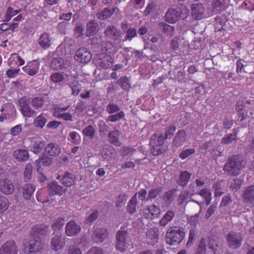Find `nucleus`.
Segmentation results:
<instances>
[{
    "instance_id": "obj_44",
    "label": "nucleus",
    "mask_w": 254,
    "mask_h": 254,
    "mask_svg": "<svg viewBox=\"0 0 254 254\" xmlns=\"http://www.w3.org/2000/svg\"><path fill=\"white\" fill-rule=\"evenodd\" d=\"M96 133L95 128L91 125H88L82 130V133L84 135L88 137L89 138H93Z\"/></svg>"
},
{
    "instance_id": "obj_63",
    "label": "nucleus",
    "mask_w": 254,
    "mask_h": 254,
    "mask_svg": "<svg viewBox=\"0 0 254 254\" xmlns=\"http://www.w3.org/2000/svg\"><path fill=\"white\" fill-rule=\"evenodd\" d=\"M195 149L194 148L186 149L183 150L180 154V157L182 159H185L191 154L195 153Z\"/></svg>"
},
{
    "instance_id": "obj_18",
    "label": "nucleus",
    "mask_w": 254,
    "mask_h": 254,
    "mask_svg": "<svg viewBox=\"0 0 254 254\" xmlns=\"http://www.w3.org/2000/svg\"><path fill=\"white\" fill-rule=\"evenodd\" d=\"M0 191L5 194H12L14 191V186L12 183L6 179L0 180Z\"/></svg>"
},
{
    "instance_id": "obj_45",
    "label": "nucleus",
    "mask_w": 254,
    "mask_h": 254,
    "mask_svg": "<svg viewBox=\"0 0 254 254\" xmlns=\"http://www.w3.org/2000/svg\"><path fill=\"white\" fill-rule=\"evenodd\" d=\"M115 47L116 44L114 42L104 41L101 49H105L109 53H112L115 52Z\"/></svg>"
},
{
    "instance_id": "obj_29",
    "label": "nucleus",
    "mask_w": 254,
    "mask_h": 254,
    "mask_svg": "<svg viewBox=\"0 0 254 254\" xmlns=\"http://www.w3.org/2000/svg\"><path fill=\"white\" fill-rule=\"evenodd\" d=\"M51 244L52 249L57 251L63 247L64 242L62 240L61 235L56 234L52 238Z\"/></svg>"
},
{
    "instance_id": "obj_15",
    "label": "nucleus",
    "mask_w": 254,
    "mask_h": 254,
    "mask_svg": "<svg viewBox=\"0 0 254 254\" xmlns=\"http://www.w3.org/2000/svg\"><path fill=\"white\" fill-rule=\"evenodd\" d=\"M17 250L13 241H8L0 249V254H17Z\"/></svg>"
},
{
    "instance_id": "obj_39",
    "label": "nucleus",
    "mask_w": 254,
    "mask_h": 254,
    "mask_svg": "<svg viewBox=\"0 0 254 254\" xmlns=\"http://www.w3.org/2000/svg\"><path fill=\"white\" fill-rule=\"evenodd\" d=\"M52 159L47 156L40 157L35 161L37 171H39L42 165L49 166L52 164Z\"/></svg>"
},
{
    "instance_id": "obj_20",
    "label": "nucleus",
    "mask_w": 254,
    "mask_h": 254,
    "mask_svg": "<svg viewBox=\"0 0 254 254\" xmlns=\"http://www.w3.org/2000/svg\"><path fill=\"white\" fill-rule=\"evenodd\" d=\"M99 30V27L98 22L94 19H91L86 25V36L90 37L95 35Z\"/></svg>"
},
{
    "instance_id": "obj_48",
    "label": "nucleus",
    "mask_w": 254,
    "mask_h": 254,
    "mask_svg": "<svg viewBox=\"0 0 254 254\" xmlns=\"http://www.w3.org/2000/svg\"><path fill=\"white\" fill-rule=\"evenodd\" d=\"M50 78L54 83H58L62 82L64 77L63 73L57 72L52 74Z\"/></svg>"
},
{
    "instance_id": "obj_30",
    "label": "nucleus",
    "mask_w": 254,
    "mask_h": 254,
    "mask_svg": "<svg viewBox=\"0 0 254 254\" xmlns=\"http://www.w3.org/2000/svg\"><path fill=\"white\" fill-rule=\"evenodd\" d=\"M13 156L19 162H24L29 158V154L27 150L20 149L13 151Z\"/></svg>"
},
{
    "instance_id": "obj_17",
    "label": "nucleus",
    "mask_w": 254,
    "mask_h": 254,
    "mask_svg": "<svg viewBox=\"0 0 254 254\" xmlns=\"http://www.w3.org/2000/svg\"><path fill=\"white\" fill-rule=\"evenodd\" d=\"M57 179L60 180L64 186L70 187L74 185L77 178L73 174L68 172H65L64 176L59 175Z\"/></svg>"
},
{
    "instance_id": "obj_13",
    "label": "nucleus",
    "mask_w": 254,
    "mask_h": 254,
    "mask_svg": "<svg viewBox=\"0 0 254 254\" xmlns=\"http://www.w3.org/2000/svg\"><path fill=\"white\" fill-rule=\"evenodd\" d=\"M191 15L193 19L200 20L204 17V8L201 3H194L191 5Z\"/></svg>"
},
{
    "instance_id": "obj_59",
    "label": "nucleus",
    "mask_w": 254,
    "mask_h": 254,
    "mask_svg": "<svg viewBox=\"0 0 254 254\" xmlns=\"http://www.w3.org/2000/svg\"><path fill=\"white\" fill-rule=\"evenodd\" d=\"M236 138L235 133H230L225 135L222 139V143L223 144H229Z\"/></svg>"
},
{
    "instance_id": "obj_1",
    "label": "nucleus",
    "mask_w": 254,
    "mask_h": 254,
    "mask_svg": "<svg viewBox=\"0 0 254 254\" xmlns=\"http://www.w3.org/2000/svg\"><path fill=\"white\" fill-rule=\"evenodd\" d=\"M49 227L46 225L36 226L32 229V235L28 242L24 244L23 251L27 254L35 253L42 248V240L48 234Z\"/></svg>"
},
{
    "instance_id": "obj_34",
    "label": "nucleus",
    "mask_w": 254,
    "mask_h": 254,
    "mask_svg": "<svg viewBox=\"0 0 254 254\" xmlns=\"http://www.w3.org/2000/svg\"><path fill=\"white\" fill-rule=\"evenodd\" d=\"M44 146L45 141L41 140L39 137H33L32 148L34 153H39Z\"/></svg>"
},
{
    "instance_id": "obj_38",
    "label": "nucleus",
    "mask_w": 254,
    "mask_h": 254,
    "mask_svg": "<svg viewBox=\"0 0 254 254\" xmlns=\"http://www.w3.org/2000/svg\"><path fill=\"white\" fill-rule=\"evenodd\" d=\"M175 217V213L172 210H168L162 219L160 220L159 224L162 227H165Z\"/></svg>"
},
{
    "instance_id": "obj_54",
    "label": "nucleus",
    "mask_w": 254,
    "mask_h": 254,
    "mask_svg": "<svg viewBox=\"0 0 254 254\" xmlns=\"http://www.w3.org/2000/svg\"><path fill=\"white\" fill-rule=\"evenodd\" d=\"M207 242L206 240L205 239L203 238L201 239L195 254H205Z\"/></svg>"
},
{
    "instance_id": "obj_41",
    "label": "nucleus",
    "mask_w": 254,
    "mask_h": 254,
    "mask_svg": "<svg viewBox=\"0 0 254 254\" xmlns=\"http://www.w3.org/2000/svg\"><path fill=\"white\" fill-rule=\"evenodd\" d=\"M46 122V116L42 114L34 119L33 124L36 127L42 128L45 126Z\"/></svg>"
},
{
    "instance_id": "obj_36",
    "label": "nucleus",
    "mask_w": 254,
    "mask_h": 254,
    "mask_svg": "<svg viewBox=\"0 0 254 254\" xmlns=\"http://www.w3.org/2000/svg\"><path fill=\"white\" fill-rule=\"evenodd\" d=\"M165 139L162 134L154 133L151 136L150 140V145L156 146L157 145H162Z\"/></svg>"
},
{
    "instance_id": "obj_49",
    "label": "nucleus",
    "mask_w": 254,
    "mask_h": 254,
    "mask_svg": "<svg viewBox=\"0 0 254 254\" xmlns=\"http://www.w3.org/2000/svg\"><path fill=\"white\" fill-rule=\"evenodd\" d=\"M118 83L124 90H127L130 87L129 80L127 76L122 77L118 81Z\"/></svg>"
},
{
    "instance_id": "obj_31",
    "label": "nucleus",
    "mask_w": 254,
    "mask_h": 254,
    "mask_svg": "<svg viewBox=\"0 0 254 254\" xmlns=\"http://www.w3.org/2000/svg\"><path fill=\"white\" fill-rule=\"evenodd\" d=\"M48 186L50 193L53 195H61L64 192L63 188L56 181L49 184Z\"/></svg>"
},
{
    "instance_id": "obj_3",
    "label": "nucleus",
    "mask_w": 254,
    "mask_h": 254,
    "mask_svg": "<svg viewBox=\"0 0 254 254\" xmlns=\"http://www.w3.org/2000/svg\"><path fill=\"white\" fill-rule=\"evenodd\" d=\"M189 15V10L183 4L178 5L177 7L169 8L165 15V20L169 23L173 24L180 19H184Z\"/></svg>"
},
{
    "instance_id": "obj_10",
    "label": "nucleus",
    "mask_w": 254,
    "mask_h": 254,
    "mask_svg": "<svg viewBox=\"0 0 254 254\" xmlns=\"http://www.w3.org/2000/svg\"><path fill=\"white\" fill-rule=\"evenodd\" d=\"M142 213L145 218L152 220L159 216L161 210L158 206L153 204L143 209Z\"/></svg>"
},
{
    "instance_id": "obj_51",
    "label": "nucleus",
    "mask_w": 254,
    "mask_h": 254,
    "mask_svg": "<svg viewBox=\"0 0 254 254\" xmlns=\"http://www.w3.org/2000/svg\"><path fill=\"white\" fill-rule=\"evenodd\" d=\"M99 131L100 134H105L109 130V127L103 120H100L98 123Z\"/></svg>"
},
{
    "instance_id": "obj_42",
    "label": "nucleus",
    "mask_w": 254,
    "mask_h": 254,
    "mask_svg": "<svg viewBox=\"0 0 254 254\" xmlns=\"http://www.w3.org/2000/svg\"><path fill=\"white\" fill-rule=\"evenodd\" d=\"M64 65V61L61 58L53 59L50 64V67L53 69L58 70L62 69Z\"/></svg>"
},
{
    "instance_id": "obj_62",
    "label": "nucleus",
    "mask_w": 254,
    "mask_h": 254,
    "mask_svg": "<svg viewBox=\"0 0 254 254\" xmlns=\"http://www.w3.org/2000/svg\"><path fill=\"white\" fill-rule=\"evenodd\" d=\"M151 148L150 149V153L153 156H158L163 153V150L162 149V146L157 145L156 146L150 145Z\"/></svg>"
},
{
    "instance_id": "obj_16",
    "label": "nucleus",
    "mask_w": 254,
    "mask_h": 254,
    "mask_svg": "<svg viewBox=\"0 0 254 254\" xmlns=\"http://www.w3.org/2000/svg\"><path fill=\"white\" fill-rule=\"evenodd\" d=\"M244 201L249 205L254 206V185L246 188L243 194Z\"/></svg>"
},
{
    "instance_id": "obj_25",
    "label": "nucleus",
    "mask_w": 254,
    "mask_h": 254,
    "mask_svg": "<svg viewBox=\"0 0 254 254\" xmlns=\"http://www.w3.org/2000/svg\"><path fill=\"white\" fill-rule=\"evenodd\" d=\"M38 43L43 49H48L52 44V38L49 34L43 33L39 39Z\"/></svg>"
},
{
    "instance_id": "obj_43",
    "label": "nucleus",
    "mask_w": 254,
    "mask_h": 254,
    "mask_svg": "<svg viewBox=\"0 0 254 254\" xmlns=\"http://www.w3.org/2000/svg\"><path fill=\"white\" fill-rule=\"evenodd\" d=\"M198 194L205 200L206 205L210 203L211 200V192L209 190L203 189L200 190Z\"/></svg>"
},
{
    "instance_id": "obj_61",
    "label": "nucleus",
    "mask_w": 254,
    "mask_h": 254,
    "mask_svg": "<svg viewBox=\"0 0 254 254\" xmlns=\"http://www.w3.org/2000/svg\"><path fill=\"white\" fill-rule=\"evenodd\" d=\"M21 113L24 116L27 117H33L36 114V112L30 107L29 105H28L27 107H26V108L21 111Z\"/></svg>"
},
{
    "instance_id": "obj_33",
    "label": "nucleus",
    "mask_w": 254,
    "mask_h": 254,
    "mask_svg": "<svg viewBox=\"0 0 254 254\" xmlns=\"http://www.w3.org/2000/svg\"><path fill=\"white\" fill-rule=\"evenodd\" d=\"M191 177V174L187 171H183L179 175L177 180V184L181 187H184L187 186Z\"/></svg>"
},
{
    "instance_id": "obj_47",
    "label": "nucleus",
    "mask_w": 254,
    "mask_h": 254,
    "mask_svg": "<svg viewBox=\"0 0 254 254\" xmlns=\"http://www.w3.org/2000/svg\"><path fill=\"white\" fill-rule=\"evenodd\" d=\"M223 0H213L212 5L213 9L212 12L214 14L221 11L223 5Z\"/></svg>"
},
{
    "instance_id": "obj_21",
    "label": "nucleus",
    "mask_w": 254,
    "mask_h": 254,
    "mask_svg": "<svg viewBox=\"0 0 254 254\" xmlns=\"http://www.w3.org/2000/svg\"><path fill=\"white\" fill-rule=\"evenodd\" d=\"M187 134L184 129L178 131L173 140V144L176 147L181 146L186 141Z\"/></svg>"
},
{
    "instance_id": "obj_7",
    "label": "nucleus",
    "mask_w": 254,
    "mask_h": 254,
    "mask_svg": "<svg viewBox=\"0 0 254 254\" xmlns=\"http://www.w3.org/2000/svg\"><path fill=\"white\" fill-rule=\"evenodd\" d=\"M226 240L228 247L232 249H237L242 244L243 237L240 233L231 231L227 235Z\"/></svg>"
},
{
    "instance_id": "obj_11",
    "label": "nucleus",
    "mask_w": 254,
    "mask_h": 254,
    "mask_svg": "<svg viewBox=\"0 0 254 254\" xmlns=\"http://www.w3.org/2000/svg\"><path fill=\"white\" fill-rule=\"evenodd\" d=\"M81 231V227L74 220L67 223L65 227V233L68 237H73L78 235Z\"/></svg>"
},
{
    "instance_id": "obj_52",
    "label": "nucleus",
    "mask_w": 254,
    "mask_h": 254,
    "mask_svg": "<svg viewBox=\"0 0 254 254\" xmlns=\"http://www.w3.org/2000/svg\"><path fill=\"white\" fill-rule=\"evenodd\" d=\"M137 36V30L133 27L128 28L126 31V35L125 39L127 40L131 41L132 38Z\"/></svg>"
},
{
    "instance_id": "obj_2",
    "label": "nucleus",
    "mask_w": 254,
    "mask_h": 254,
    "mask_svg": "<svg viewBox=\"0 0 254 254\" xmlns=\"http://www.w3.org/2000/svg\"><path fill=\"white\" fill-rule=\"evenodd\" d=\"M247 164L244 158L239 155H234L229 157L223 167L225 173L231 177L239 175Z\"/></svg>"
},
{
    "instance_id": "obj_12",
    "label": "nucleus",
    "mask_w": 254,
    "mask_h": 254,
    "mask_svg": "<svg viewBox=\"0 0 254 254\" xmlns=\"http://www.w3.org/2000/svg\"><path fill=\"white\" fill-rule=\"evenodd\" d=\"M113 62V59L110 56L103 53L97 56L96 63L102 68H109Z\"/></svg>"
},
{
    "instance_id": "obj_9",
    "label": "nucleus",
    "mask_w": 254,
    "mask_h": 254,
    "mask_svg": "<svg viewBox=\"0 0 254 254\" xmlns=\"http://www.w3.org/2000/svg\"><path fill=\"white\" fill-rule=\"evenodd\" d=\"M74 58L81 63H87L90 61L92 55L86 48H81L76 51Z\"/></svg>"
},
{
    "instance_id": "obj_26",
    "label": "nucleus",
    "mask_w": 254,
    "mask_h": 254,
    "mask_svg": "<svg viewBox=\"0 0 254 254\" xmlns=\"http://www.w3.org/2000/svg\"><path fill=\"white\" fill-rule=\"evenodd\" d=\"M116 10L118 11V9L116 7L112 8L108 7L104 8L101 11L97 13L96 17L100 20L107 19L110 18L113 13L116 12Z\"/></svg>"
},
{
    "instance_id": "obj_53",
    "label": "nucleus",
    "mask_w": 254,
    "mask_h": 254,
    "mask_svg": "<svg viewBox=\"0 0 254 254\" xmlns=\"http://www.w3.org/2000/svg\"><path fill=\"white\" fill-rule=\"evenodd\" d=\"M91 44L94 45L97 48H101L103 42L101 36L96 35L92 37L91 39Z\"/></svg>"
},
{
    "instance_id": "obj_22",
    "label": "nucleus",
    "mask_w": 254,
    "mask_h": 254,
    "mask_svg": "<svg viewBox=\"0 0 254 254\" xmlns=\"http://www.w3.org/2000/svg\"><path fill=\"white\" fill-rule=\"evenodd\" d=\"M164 37L161 34H158L152 36L150 41L151 43V50H156L163 45Z\"/></svg>"
},
{
    "instance_id": "obj_8",
    "label": "nucleus",
    "mask_w": 254,
    "mask_h": 254,
    "mask_svg": "<svg viewBox=\"0 0 254 254\" xmlns=\"http://www.w3.org/2000/svg\"><path fill=\"white\" fill-rule=\"evenodd\" d=\"M104 34L107 38L113 41L119 40L122 35L121 31L113 25L107 26Z\"/></svg>"
},
{
    "instance_id": "obj_56",
    "label": "nucleus",
    "mask_w": 254,
    "mask_h": 254,
    "mask_svg": "<svg viewBox=\"0 0 254 254\" xmlns=\"http://www.w3.org/2000/svg\"><path fill=\"white\" fill-rule=\"evenodd\" d=\"M161 191V188H155L151 189L148 191V195L147 197V199H152L157 197L158 195Z\"/></svg>"
},
{
    "instance_id": "obj_5",
    "label": "nucleus",
    "mask_w": 254,
    "mask_h": 254,
    "mask_svg": "<svg viewBox=\"0 0 254 254\" xmlns=\"http://www.w3.org/2000/svg\"><path fill=\"white\" fill-rule=\"evenodd\" d=\"M106 111L110 114L106 119L107 122L114 123L124 118L125 114L124 111H120L118 105L110 102L106 106Z\"/></svg>"
},
{
    "instance_id": "obj_46",
    "label": "nucleus",
    "mask_w": 254,
    "mask_h": 254,
    "mask_svg": "<svg viewBox=\"0 0 254 254\" xmlns=\"http://www.w3.org/2000/svg\"><path fill=\"white\" fill-rule=\"evenodd\" d=\"M65 220L64 217H59L57 218L56 221L53 224L52 227L54 230H60L64 226Z\"/></svg>"
},
{
    "instance_id": "obj_35",
    "label": "nucleus",
    "mask_w": 254,
    "mask_h": 254,
    "mask_svg": "<svg viewBox=\"0 0 254 254\" xmlns=\"http://www.w3.org/2000/svg\"><path fill=\"white\" fill-rule=\"evenodd\" d=\"M47 99L48 98L46 95H45L44 97H36L32 100V105L33 107L37 109L42 108L45 104V103L47 102Z\"/></svg>"
},
{
    "instance_id": "obj_27",
    "label": "nucleus",
    "mask_w": 254,
    "mask_h": 254,
    "mask_svg": "<svg viewBox=\"0 0 254 254\" xmlns=\"http://www.w3.org/2000/svg\"><path fill=\"white\" fill-rule=\"evenodd\" d=\"M45 153L50 156H57L61 153V148L58 145L50 143L45 147Z\"/></svg>"
},
{
    "instance_id": "obj_55",
    "label": "nucleus",
    "mask_w": 254,
    "mask_h": 254,
    "mask_svg": "<svg viewBox=\"0 0 254 254\" xmlns=\"http://www.w3.org/2000/svg\"><path fill=\"white\" fill-rule=\"evenodd\" d=\"M19 12V10H13L12 7H8L6 10L4 21L6 22L9 21L12 17L16 15Z\"/></svg>"
},
{
    "instance_id": "obj_24",
    "label": "nucleus",
    "mask_w": 254,
    "mask_h": 254,
    "mask_svg": "<svg viewBox=\"0 0 254 254\" xmlns=\"http://www.w3.org/2000/svg\"><path fill=\"white\" fill-rule=\"evenodd\" d=\"M35 190V188L34 185L30 184L24 185L21 189L23 198L25 200L31 199Z\"/></svg>"
},
{
    "instance_id": "obj_14",
    "label": "nucleus",
    "mask_w": 254,
    "mask_h": 254,
    "mask_svg": "<svg viewBox=\"0 0 254 254\" xmlns=\"http://www.w3.org/2000/svg\"><path fill=\"white\" fill-rule=\"evenodd\" d=\"M108 235V231L106 228H97L93 231L92 238L96 243H101L107 238Z\"/></svg>"
},
{
    "instance_id": "obj_6",
    "label": "nucleus",
    "mask_w": 254,
    "mask_h": 254,
    "mask_svg": "<svg viewBox=\"0 0 254 254\" xmlns=\"http://www.w3.org/2000/svg\"><path fill=\"white\" fill-rule=\"evenodd\" d=\"M128 233L125 228H121L118 231L116 235V244L115 248L120 252L126 251L128 247Z\"/></svg>"
},
{
    "instance_id": "obj_57",
    "label": "nucleus",
    "mask_w": 254,
    "mask_h": 254,
    "mask_svg": "<svg viewBox=\"0 0 254 254\" xmlns=\"http://www.w3.org/2000/svg\"><path fill=\"white\" fill-rule=\"evenodd\" d=\"M196 204H195L193 206L194 208H198L199 209V211L197 214H195L194 216H192L190 218V221H194V223H196L198 222V218L199 217V213L201 211V203L198 202L196 201H193Z\"/></svg>"
},
{
    "instance_id": "obj_37",
    "label": "nucleus",
    "mask_w": 254,
    "mask_h": 254,
    "mask_svg": "<svg viewBox=\"0 0 254 254\" xmlns=\"http://www.w3.org/2000/svg\"><path fill=\"white\" fill-rule=\"evenodd\" d=\"M68 86L71 88L72 90V95L73 96H77L78 95L79 93L82 90V86L81 84L79 83L78 81L76 79H73L70 81L68 84Z\"/></svg>"
},
{
    "instance_id": "obj_4",
    "label": "nucleus",
    "mask_w": 254,
    "mask_h": 254,
    "mask_svg": "<svg viewBox=\"0 0 254 254\" xmlns=\"http://www.w3.org/2000/svg\"><path fill=\"white\" fill-rule=\"evenodd\" d=\"M185 233L182 228L173 226L170 227L166 234L165 240L170 245L180 244L185 238Z\"/></svg>"
},
{
    "instance_id": "obj_58",
    "label": "nucleus",
    "mask_w": 254,
    "mask_h": 254,
    "mask_svg": "<svg viewBox=\"0 0 254 254\" xmlns=\"http://www.w3.org/2000/svg\"><path fill=\"white\" fill-rule=\"evenodd\" d=\"M71 138V141L75 145L80 143L81 139L80 135L76 131L70 132L69 134Z\"/></svg>"
},
{
    "instance_id": "obj_32",
    "label": "nucleus",
    "mask_w": 254,
    "mask_h": 254,
    "mask_svg": "<svg viewBox=\"0 0 254 254\" xmlns=\"http://www.w3.org/2000/svg\"><path fill=\"white\" fill-rule=\"evenodd\" d=\"M157 27L160 31L166 35L170 37L173 36L174 30V28L173 26L162 22L158 24Z\"/></svg>"
},
{
    "instance_id": "obj_28",
    "label": "nucleus",
    "mask_w": 254,
    "mask_h": 254,
    "mask_svg": "<svg viewBox=\"0 0 254 254\" xmlns=\"http://www.w3.org/2000/svg\"><path fill=\"white\" fill-rule=\"evenodd\" d=\"M120 133V132L118 129H114L110 131L108 135L109 142L116 146H120L121 142L119 140Z\"/></svg>"
},
{
    "instance_id": "obj_64",
    "label": "nucleus",
    "mask_w": 254,
    "mask_h": 254,
    "mask_svg": "<svg viewBox=\"0 0 254 254\" xmlns=\"http://www.w3.org/2000/svg\"><path fill=\"white\" fill-rule=\"evenodd\" d=\"M68 254H81L80 249L74 245H70L68 248Z\"/></svg>"
},
{
    "instance_id": "obj_23",
    "label": "nucleus",
    "mask_w": 254,
    "mask_h": 254,
    "mask_svg": "<svg viewBox=\"0 0 254 254\" xmlns=\"http://www.w3.org/2000/svg\"><path fill=\"white\" fill-rule=\"evenodd\" d=\"M158 230L157 228H153L147 231L146 238L149 245L153 246L157 243L158 240Z\"/></svg>"
},
{
    "instance_id": "obj_40",
    "label": "nucleus",
    "mask_w": 254,
    "mask_h": 254,
    "mask_svg": "<svg viewBox=\"0 0 254 254\" xmlns=\"http://www.w3.org/2000/svg\"><path fill=\"white\" fill-rule=\"evenodd\" d=\"M137 204V194H135L134 196L131 198L128 203L127 206V210L128 212L130 214L134 213L136 210Z\"/></svg>"
},
{
    "instance_id": "obj_50",
    "label": "nucleus",
    "mask_w": 254,
    "mask_h": 254,
    "mask_svg": "<svg viewBox=\"0 0 254 254\" xmlns=\"http://www.w3.org/2000/svg\"><path fill=\"white\" fill-rule=\"evenodd\" d=\"M32 167L30 164H27L24 171V180L25 182H28L31 178Z\"/></svg>"
},
{
    "instance_id": "obj_60",
    "label": "nucleus",
    "mask_w": 254,
    "mask_h": 254,
    "mask_svg": "<svg viewBox=\"0 0 254 254\" xmlns=\"http://www.w3.org/2000/svg\"><path fill=\"white\" fill-rule=\"evenodd\" d=\"M8 207V200L4 197L0 196V213L3 212Z\"/></svg>"
},
{
    "instance_id": "obj_19",
    "label": "nucleus",
    "mask_w": 254,
    "mask_h": 254,
    "mask_svg": "<svg viewBox=\"0 0 254 254\" xmlns=\"http://www.w3.org/2000/svg\"><path fill=\"white\" fill-rule=\"evenodd\" d=\"M40 64L36 61H33L29 62L27 64L23 67V69L25 72L29 75L33 76L37 74L39 69Z\"/></svg>"
}]
</instances>
